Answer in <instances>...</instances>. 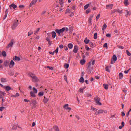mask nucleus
I'll use <instances>...</instances> for the list:
<instances>
[{
	"label": "nucleus",
	"instance_id": "nucleus-2",
	"mask_svg": "<svg viewBox=\"0 0 131 131\" xmlns=\"http://www.w3.org/2000/svg\"><path fill=\"white\" fill-rule=\"evenodd\" d=\"M92 64L91 63V62H89V63L88 64V68L86 70L87 73H88V74H91V73H92V70H93V67H91Z\"/></svg>",
	"mask_w": 131,
	"mask_h": 131
},
{
	"label": "nucleus",
	"instance_id": "nucleus-15",
	"mask_svg": "<svg viewBox=\"0 0 131 131\" xmlns=\"http://www.w3.org/2000/svg\"><path fill=\"white\" fill-rule=\"evenodd\" d=\"M10 63V60H5L4 61V64L5 67H8V65Z\"/></svg>",
	"mask_w": 131,
	"mask_h": 131
},
{
	"label": "nucleus",
	"instance_id": "nucleus-38",
	"mask_svg": "<svg viewBox=\"0 0 131 131\" xmlns=\"http://www.w3.org/2000/svg\"><path fill=\"white\" fill-rule=\"evenodd\" d=\"M2 82H7V80L5 78H2L1 79Z\"/></svg>",
	"mask_w": 131,
	"mask_h": 131
},
{
	"label": "nucleus",
	"instance_id": "nucleus-24",
	"mask_svg": "<svg viewBox=\"0 0 131 131\" xmlns=\"http://www.w3.org/2000/svg\"><path fill=\"white\" fill-rule=\"evenodd\" d=\"M31 97H32L33 98H35V94H34V92L31 91L30 92Z\"/></svg>",
	"mask_w": 131,
	"mask_h": 131
},
{
	"label": "nucleus",
	"instance_id": "nucleus-34",
	"mask_svg": "<svg viewBox=\"0 0 131 131\" xmlns=\"http://www.w3.org/2000/svg\"><path fill=\"white\" fill-rule=\"evenodd\" d=\"M108 84H103V87L105 90H108Z\"/></svg>",
	"mask_w": 131,
	"mask_h": 131
},
{
	"label": "nucleus",
	"instance_id": "nucleus-14",
	"mask_svg": "<svg viewBox=\"0 0 131 131\" xmlns=\"http://www.w3.org/2000/svg\"><path fill=\"white\" fill-rule=\"evenodd\" d=\"M14 65H15V62H14V61L11 60L9 64L10 68H12V67H13V66H14Z\"/></svg>",
	"mask_w": 131,
	"mask_h": 131
},
{
	"label": "nucleus",
	"instance_id": "nucleus-51",
	"mask_svg": "<svg viewBox=\"0 0 131 131\" xmlns=\"http://www.w3.org/2000/svg\"><path fill=\"white\" fill-rule=\"evenodd\" d=\"M71 11H70V10H69V9H67L66 10V14H67V13H69V14H70V12H71Z\"/></svg>",
	"mask_w": 131,
	"mask_h": 131
},
{
	"label": "nucleus",
	"instance_id": "nucleus-32",
	"mask_svg": "<svg viewBox=\"0 0 131 131\" xmlns=\"http://www.w3.org/2000/svg\"><path fill=\"white\" fill-rule=\"evenodd\" d=\"M39 30H40V28H38L37 30L35 31V32H34L35 35H36V34H37V33H38Z\"/></svg>",
	"mask_w": 131,
	"mask_h": 131
},
{
	"label": "nucleus",
	"instance_id": "nucleus-62",
	"mask_svg": "<svg viewBox=\"0 0 131 131\" xmlns=\"http://www.w3.org/2000/svg\"><path fill=\"white\" fill-rule=\"evenodd\" d=\"M32 127H33L34 126H35V122H33V123L32 124Z\"/></svg>",
	"mask_w": 131,
	"mask_h": 131
},
{
	"label": "nucleus",
	"instance_id": "nucleus-19",
	"mask_svg": "<svg viewBox=\"0 0 131 131\" xmlns=\"http://www.w3.org/2000/svg\"><path fill=\"white\" fill-rule=\"evenodd\" d=\"M43 101L44 102L45 104H47V103H48V102H49V99L48 98H47V97H46V96H45Z\"/></svg>",
	"mask_w": 131,
	"mask_h": 131
},
{
	"label": "nucleus",
	"instance_id": "nucleus-44",
	"mask_svg": "<svg viewBox=\"0 0 131 131\" xmlns=\"http://www.w3.org/2000/svg\"><path fill=\"white\" fill-rule=\"evenodd\" d=\"M70 14V15H69V16H70V17H73V16H74V14L73 13V12H70V13H69Z\"/></svg>",
	"mask_w": 131,
	"mask_h": 131
},
{
	"label": "nucleus",
	"instance_id": "nucleus-10",
	"mask_svg": "<svg viewBox=\"0 0 131 131\" xmlns=\"http://www.w3.org/2000/svg\"><path fill=\"white\" fill-rule=\"evenodd\" d=\"M13 61H20L21 60V58L20 57L15 56L13 58Z\"/></svg>",
	"mask_w": 131,
	"mask_h": 131
},
{
	"label": "nucleus",
	"instance_id": "nucleus-18",
	"mask_svg": "<svg viewBox=\"0 0 131 131\" xmlns=\"http://www.w3.org/2000/svg\"><path fill=\"white\" fill-rule=\"evenodd\" d=\"M51 36V34L50 33L47 34V37H46V40L50 42V37Z\"/></svg>",
	"mask_w": 131,
	"mask_h": 131
},
{
	"label": "nucleus",
	"instance_id": "nucleus-9",
	"mask_svg": "<svg viewBox=\"0 0 131 131\" xmlns=\"http://www.w3.org/2000/svg\"><path fill=\"white\" fill-rule=\"evenodd\" d=\"M36 2H37V0H33L30 4V7H32V6L36 4Z\"/></svg>",
	"mask_w": 131,
	"mask_h": 131
},
{
	"label": "nucleus",
	"instance_id": "nucleus-4",
	"mask_svg": "<svg viewBox=\"0 0 131 131\" xmlns=\"http://www.w3.org/2000/svg\"><path fill=\"white\" fill-rule=\"evenodd\" d=\"M19 25V23L18 20H15L14 23L12 26V29H15L16 27Z\"/></svg>",
	"mask_w": 131,
	"mask_h": 131
},
{
	"label": "nucleus",
	"instance_id": "nucleus-7",
	"mask_svg": "<svg viewBox=\"0 0 131 131\" xmlns=\"http://www.w3.org/2000/svg\"><path fill=\"white\" fill-rule=\"evenodd\" d=\"M13 45H14V40H11V42H10L7 46V49H9V48H12Z\"/></svg>",
	"mask_w": 131,
	"mask_h": 131
},
{
	"label": "nucleus",
	"instance_id": "nucleus-54",
	"mask_svg": "<svg viewBox=\"0 0 131 131\" xmlns=\"http://www.w3.org/2000/svg\"><path fill=\"white\" fill-rule=\"evenodd\" d=\"M106 36L107 37H111V34H106Z\"/></svg>",
	"mask_w": 131,
	"mask_h": 131
},
{
	"label": "nucleus",
	"instance_id": "nucleus-50",
	"mask_svg": "<svg viewBox=\"0 0 131 131\" xmlns=\"http://www.w3.org/2000/svg\"><path fill=\"white\" fill-rule=\"evenodd\" d=\"M91 110H93V111H96V112H97V108H95V107H91Z\"/></svg>",
	"mask_w": 131,
	"mask_h": 131
},
{
	"label": "nucleus",
	"instance_id": "nucleus-26",
	"mask_svg": "<svg viewBox=\"0 0 131 131\" xmlns=\"http://www.w3.org/2000/svg\"><path fill=\"white\" fill-rule=\"evenodd\" d=\"M53 129H54L56 131H60V129H59L58 126H54L53 127Z\"/></svg>",
	"mask_w": 131,
	"mask_h": 131
},
{
	"label": "nucleus",
	"instance_id": "nucleus-61",
	"mask_svg": "<svg viewBox=\"0 0 131 131\" xmlns=\"http://www.w3.org/2000/svg\"><path fill=\"white\" fill-rule=\"evenodd\" d=\"M19 8H20V9H24V5H19Z\"/></svg>",
	"mask_w": 131,
	"mask_h": 131
},
{
	"label": "nucleus",
	"instance_id": "nucleus-29",
	"mask_svg": "<svg viewBox=\"0 0 131 131\" xmlns=\"http://www.w3.org/2000/svg\"><path fill=\"white\" fill-rule=\"evenodd\" d=\"M124 4L125 6H128V5H129V3H128V0H124Z\"/></svg>",
	"mask_w": 131,
	"mask_h": 131
},
{
	"label": "nucleus",
	"instance_id": "nucleus-53",
	"mask_svg": "<svg viewBox=\"0 0 131 131\" xmlns=\"http://www.w3.org/2000/svg\"><path fill=\"white\" fill-rule=\"evenodd\" d=\"M4 109H5V107L4 106H1L0 107V111H3V110H4Z\"/></svg>",
	"mask_w": 131,
	"mask_h": 131
},
{
	"label": "nucleus",
	"instance_id": "nucleus-55",
	"mask_svg": "<svg viewBox=\"0 0 131 131\" xmlns=\"http://www.w3.org/2000/svg\"><path fill=\"white\" fill-rule=\"evenodd\" d=\"M38 95L39 96H43V92H39Z\"/></svg>",
	"mask_w": 131,
	"mask_h": 131
},
{
	"label": "nucleus",
	"instance_id": "nucleus-48",
	"mask_svg": "<svg viewBox=\"0 0 131 131\" xmlns=\"http://www.w3.org/2000/svg\"><path fill=\"white\" fill-rule=\"evenodd\" d=\"M58 51H59V47H57V49L54 51V52L57 54L58 53Z\"/></svg>",
	"mask_w": 131,
	"mask_h": 131
},
{
	"label": "nucleus",
	"instance_id": "nucleus-39",
	"mask_svg": "<svg viewBox=\"0 0 131 131\" xmlns=\"http://www.w3.org/2000/svg\"><path fill=\"white\" fill-rule=\"evenodd\" d=\"M89 7H90V4H86V5H85L84 7V10H86V9H88V8H89Z\"/></svg>",
	"mask_w": 131,
	"mask_h": 131
},
{
	"label": "nucleus",
	"instance_id": "nucleus-8",
	"mask_svg": "<svg viewBox=\"0 0 131 131\" xmlns=\"http://www.w3.org/2000/svg\"><path fill=\"white\" fill-rule=\"evenodd\" d=\"M68 106H69V105L68 104H65L64 106H63V108H65L66 110H67L68 111H70V110H71V108L70 107H67L66 108V107H68Z\"/></svg>",
	"mask_w": 131,
	"mask_h": 131
},
{
	"label": "nucleus",
	"instance_id": "nucleus-27",
	"mask_svg": "<svg viewBox=\"0 0 131 131\" xmlns=\"http://www.w3.org/2000/svg\"><path fill=\"white\" fill-rule=\"evenodd\" d=\"M52 37H53V38H55V37H56V32H52Z\"/></svg>",
	"mask_w": 131,
	"mask_h": 131
},
{
	"label": "nucleus",
	"instance_id": "nucleus-58",
	"mask_svg": "<svg viewBox=\"0 0 131 131\" xmlns=\"http://www.w3.org/2000/svg\"><path fill=\"white\" fill-rule=\"evenodd\" d=\"M86 13L87 14H89V13H91V10L88 9L87 10H86Z\"/></svg>",
	"mask_w": 131,
	"mask_h": 131
},
{
	"label": "nucleus",
	"instance_id": "nucleus-25",
	"mask_svg": "<svg viewBox=\"0 0 131 131\" xmlns=\"http://www.w3.org/2000/svg\"><path fill=\"white\" fill-rule=\"evenodd\" d=\"M80 82H82V83H83L84 82V78H83V77H81L79 79Z\"/></svg>",
	"mask_w": 131,
	"mask_h": 131
},
{
	"label": "nucleus",
	"instance_id": "nucleus-6",
	"mask_svg": "<svg viewBox=\"0 0 131 131\" xmlns=\"http://www.w3.org/2000/svg\"><path fill=\"white\" fill-rule=\"evenodd\" d=\"M93 17H94V15H91L89 18L88 23L89 25H92V20H93Z\"/></svg>",
	"mask_w": 131,
	"mask_h": 131
},
{
	"label": "nucleus",
	"instance_id": "nucleus-57",
	"mask_svg": "<svg viewBox=\"0 0 131 131\" xmlns=\"http://www.w3.org/2000/svg\"><path fill=\"white\" fill-rule=\"evenodd\" d=\"M47 68H49L50 70H53L54 69V68L52 67H47Z\"/></svg>",
	"mask_w": 131,
	"mask_h": 131
},
{
	"label": "nucleus",
	"instance_id": "nucleus-49",
	"mask_svg": "<svg viewBox=\"0 0 131 131\" xmlns=\"http://www.w3.org/2000/svg\"><path fill=\"white\" fill-rule=\"evenodd\" d=\"M105 70H106V71H107V72H110V70H109V67H106V68H105Z\"/></svg>",
	"mask_w": 131,
	"mask_h": 131
},
{
	"label": "nucleus",
	"instance_id": "nucleus-12",
	"mask_svg": "<svg viewBox=\"0 0 131 131\" xmlns=\"http://www.w3.org/2000/svg\"><path fill=\"white\" fill-rule=\"evenodd\" d=\"M104 111L102 110H100L98 111H97L95 112L96 115H98L99 114H101L102 113H103Z\"/></svg>",
	"mask_w": 131,
	"mask_h": 131
},
{
	"label": "nucleus",
	"instance_id": "nucleus-22",
	"mask_svg": "<svg viewBox=\"0 0 131 131\" xmlns=\"http://www.w3.org/2000/svg\"><path fill=\"white\" fill-rule=\"evenodd\" d=\"M69 49H72L73 48V44L70 43L68 45Z\"/></svg>",
	"mask_w": 131,
	"mask_h": 131
},
{
	"label": "nucleus",
	"instance_id": "nucleus-31",
	"mask_svg": "<svg viewBox=\"0 0 131 131\" xmlns=\"http://www.w3.org/2000/svg\"><path fill=\"white\" fill-rule=\"evenodd\" d=\"M33 34V31L30 30L28 33V36H30L31 34Z\"/></svg>",
	"mask_w": 131,
	"mask_h": 131
},
{
	"label": "nucleus",
	"instance_id": "nucleus-63",
	"mask_svg": "<svg viewBox=\"0 0 131 131\" xmlns=\"http://www.w3.org/2000/svg\"><path fill=\"white\" fill-rule=\"evenodd\" d=\"M19 96H20V94H19L18 93H17L15 95V98L19 97Z\"/></svg>",
	"mask_w": 131,
	"mask_h": 131
},
{
	"label": "nucleus",
	"instance_id": "nucleus-33",
	"mask_svg": "<svg viewBox=\"0 0 131 131\" xmlns=\"http://www.w3.org/2000/svg\"><path fill=\"white\" fill-rule=\"evenodd\" d=\"M97 37H98V33H95L94 35V39H97Z\"/></svg>",
	"mask_w": 131,
	"mask_h": 131
},
{
	"label": "nucleus",
	"instance_id": "nucleus-41",
	"mask_svg": "<svg viewBox=\"0 0 131 131\" xmlns=\"http://www.w3.org/2000/svg\"><path fill=\"white\" fill-rule=\"evenodd\" d=\"M64 67L65 68H66L67 69H68L69 68V64L68 63H65L64 64Z\"/></svg>",
	"mask_w": 131,
	"mask_h": 131
},
{
	"label": "nucleus",
	"instance_id": "nucleus-35",
	"mask_svg": "<svg viewBox=\"0 0 131 131\" xmlns=\"http://www.w3.org/2000/svg\"><path fill=\"white\" fill-rule=\"evenodd\" d=\"M119 77L120 79H121V78H122V77H123V74H122V73H119Z\"/></svg>",
	"mask_w": 131,
	"mask_h": 131
},
{
	"label": "nucleus",
	"instance_id": "nucleus-16",
	"mask_svg": "<svg viewBox=\"0 0 131 131\" xmlns=\"http://www.w3.org/2000/svg\"><path fill=\"white\" fill-rule=\"evenodd\" d=\"M8 13H9L8 9H6V11H5V14L4 16V20L6 19V18L8 16Z\"/></svg>",
	"mask_w": 131,
	"mask_h": 131
},
{
	"label": "nucleus",
	"instance_id": "nucleus-20",
	"mask_svg": "<svg viewBox=\"0 0 131 131\" xmlns=\"http://www.w3.org/2000/svg\"><path fill=\"white\" fill-rule=\"evenodd\" d=\"M84 42H85L86 45H88V43H90V40L86 37L84 40Z\"/></svg>",
	"mask_w": 131,
	"mask_h": 131
},
{
	"label": "nucleus",
	"instance_id": "nucleus-40",
	"mask_svg": "<svg viewBox=\"0 0 131 131\" xmlns=\"http://www.w3.org/2000/svg\"><path fill=\"white\" fill-rule=\"evenodd\" d=\"M5 89H6V91H11V87H10L9 86L5 87Z\"/></svg>",
	"mask_w": 131,
	"mask_h": 131
},
{
	"label": "nucleus",
	"instance_id": "nucleus-3",
	"mask_svg": "<svg viewBox=\"0 0 131 131\" xmlns=\"http://www.w3.org/2000/svg\"><path fill=\"white\" fill-rule=\"evenodd\" d=\"M64 29H63V28L62 29H56L55 30V32H56L57 34H58V36H61V34H62V33H63Z\"/></svg>",
	"mask_w": 131,
	"mask_h": 131
},
{
	"label": "nucleus",
	"instance_id": "nucleus-5",
	"mask_svg": "<svg viewBox=\"0 0 131 131\" xmlns=\"http://www.w3.org/2000/svg\"><path fill=\"white\" fill-rule=\"evenodd\" d=\"M95 100L96 101V103L98 104V105H99L100 106L102 105V103L100 102V101H101V99H100V98L96 97L95 98Z\"/></svg>",
	"mask_w": 131,
	"mask_h": 131
},
{
	"label": "nucleus",
	"instance_id": "nucleus-60",
	"mask_svg": "<svg viewBox=\"0 0 131 131\" xmlns=\"http://www.w3.org/2000/svg\"><path fill=\"white\" fill-rule=\"evenodd\" d=\"M129 71V69L126 71H124V73H125V74H127V73H128Z\"/></svg>",
	"mask_w": 131,
	"mask_h": 131
},
{
	"label": "nucleus",
	"instance_id": "nucleus-56",
	"mask_svg": "<svg viewBox=\"0 0 131 131\" xmlns=\"http://www.w3.org/2000/svg\"><path fill=\"white\" fill-rule=\"evenodd\" d=\"M85 50L86 51H90V47L88 46H85Z\"/></svg>",
	"mask_w": 131,
	"mask_h": 131
},
{
	"label": "nucleus",
	"instance_id": "nucleus-17",
	"mask_svg": "<svg viewBox=\"0 0 131 131\" xmlns=\"http://www.w3.org/2000/svg\"><path fill=\"white\" fill-rule=\"evenodd\" d=\"M113 7V4H110V5H106V8L107 9H112Z\"/></svg>",
	"mask_w": 131,
	"mask_h": 131
},
{
	"label": "nucleus",
	"instance_id": "nucleus-42",
	"mask_svg": "<svg viewBox=\"0 0 131 131\" xmlns=\"http://www.w3.org/2000/svg\"><path fill=\"white\" fill-rule=\"evenodd\" d=\"M89 45L90 46V47H95V44H94V43H93V42H89Z\"/></svg>",
	"mask_w": 131,
	"mask_h": 131
},
{
	"label": "nucleus",
	"instance_id": "nucleus-28",
	"mask_svg": "<svg viewBox=\"0 0 131 131\" xmlns=\"http://www.w3.org/2000/svg\"><path fill=\"white\" fill-rule=\"evenodd\" d=\"M2 55L3 57H7V53H6V51H3Z\"/></svg>",
	"mask_w": 131,
	"mask_h": 131
},
{
	"label": "nucleus",
	"instance_id": "nucleus-64",
	"mask_svg": "<svg viewBox=\"0 0 131 131\" xmlns=\"http://www.w3.org/2000/svg\"><path fill=\"white\" fill-rule=\"evenodd\" d=\"M63 48H64V46H63V45H60L59 46V48L60 49H63Z\"/></svg>",
	"mask_w": 131,
	"mask_h": 131
},
{
	"label": "nucleus",
	"instance_id": "nucleus-45",
	"mask_svg": "<svg viewBox=\"0 0 131 131\" xmlns=\"http://www.w3.org/2000/svg\"><path fill=\"white\" fill-rule=\"evenodd\" d=\"M126 53L127 56H131V54L129 53V52L128 51V50H126Z\"/></svg>",
	"mask_w": 131,
	"mask_h": 131
},
{
	"label": "nucleus",
	"instance_id": "nucleus-1",
	"mask_svg": "<svg viewBox=\"0 0 131 131\" xmlns=\"http://www.w3.org/2000/svg\"><path fill=\"white\" fill-rule=\"evenodd\" d=\"M28 75L30 76V77H31L33 82H37V81H38V78H37V77H36L35 75L32 74V73H29Z\"/></svg>",
	"mask_w": 131,
	"mask_h": 131
},
{
	"label": "nucleus",
	"instance_id": "nucleus-13",
	"mask_svg": "<svg viewBox=\"0 0 131 131\" xmlns=\"http://www.w3.org/2000/svg\"><path fill=\"white\" fill-rule=\"evenodd\" d=\"M78 51V47H77V46H75L74 48V50H73V52L74 53H77V52Z\"/></svg>",
	"mask_w": 131,
	"mask_h": 131
},
{
	"label": "nucleus",
	"instance_id": "nucleus-23",
	"mask_svg": "<svg viewBox=\"0 0 131 131\" xmlns=\"http://www.w3.org/2000/svg\"><path fill=\"white\" fill-rule=\"evenodd\" d=\"M80 64L81 65H84V64H85V60L81 59L80 60Z\"/></svg>",
	"mask_w": 131,
	"mask_h": 131
},
{
	"label": "nucleus",
	"instance_id": "nucleus-36",
	"mask_svg": "<svg viewBox=\"0 0 131 131\" xmlns=\"http://www.w3.org/2000/svg\"><path fill=\"white\" fill-rule=\"evenodd\" d=\"M33 93H34V94H37V90H36V89L35 88H33Z\"/></svg>",
	"mask_w": 131,
	"mask_h": 131
},
{
	"label": "nucleus",
	"instance_id": "nucleus-43",
	"mask_svg": "<svg viewBox=\"0 0 131 131\" xmlns=\"http://www.w3.org/2000/svg\"><path fill=\"white\" fill-rule=\"evenodd\" d=\"M62 29H64V32L68 31V30H69V29H68V28H67V27H64V28H62Z\"/></svg>",
	"mask_w": 131,
	"mask_h": 131
},
{
	"label": "nucleus",
	"instance_id": "nucleus-37",
	"mask_svg": "<svg viewBox=\"0 0 131 131\" xmlns=\"http://www.w3.org/2000/svg\"><path fill=\"white\" fill-rule=\"evenodd\" d=\"M100 16H101V14H98L96 18V21H98V20H99V19L100 18Z\"/></svg>",
	"mask_w": 131,
	"mask_h": 131
},
{
	"label": "nucleus",
	"instance_id": "nucleus-21",
	"mask_svg": "<svg viewBox=\"0 0 131 131\" xmlns=\"http://www.w3.org/2000/svg\"><path fill=\"white\" fill-rule=\"evenodd\" d=\"M106 28H107V25H106V24H104L102 27V31H104L106 30Z\"/></svg>",
	"mask_w": 131,
	"mask_h": 131
},
{
	"label": "nucleus",
	"instance_id": "nucleus-59",
	"mask_svg": "<svg viewBox=\"0 0 131 131\" xmlns=\"http://www.w3.org/2000/svg\"><path fill=\"white\" fill-rule=\"evenodd\" d=\"M117 12H118L120 14H122V10H118L117 11Z\"/></svg>",
	"mask_w": 131,
	"mask_h": 131
},
{
	"label": "nucleus",
	"instance_id": "nucleus-47",
	"mask_svg": "<svg viewBox=\"0 0 131 131\" xmlns=\"http://www.w3.org/2000/svg\"><path fill=\"white\" fill-rule=\"evenodd\" d=\"M103 47L104 48H106V49H108V45L107 44V43H105L103 45Z\"/></svg>",
	"mask_w": 131,
	"mask_h": 131
},
{
	"label": "nucleus",
	"instance_id": "nucleus-52",
	"mask_svg": "<svg viewBox=\"0 0 131 131\" xmlns=\"http://www.w3.org/2000/svg\"><path fill=\"white\" fill-rule=\"evenodd\" d=\"M12 129H17V125H15L12 127Z\"/></svg>",
	"mask_w": 131,
	"mask_h": 131
},
{
	"label": "nucleus",
	"instance_id": "nucleus-30",
	"mask_svg": "<svg viewBox=\"0 0 131 131\" xmlns=\"http://www.w3.org/2000/svg\"><path fill=\"white\" fill-rule=\"evenodd\" d=\"M112 60L114 61V62H115L117 60V57H116V55L113 56Z\"/></svg>",
	"mask_w": 131,
	"mask_h": 131
},
{
	"label": "nucleus",
	"instance_id": "nucleus-11",
	"mask_svg": "<svg viewBox=\"0 0 131 131\" xmlns=\"http://www.w3.org/2000/svg\"><path fill=\"white\" fill-rule=\"evenodd\" d=\"M9 8L10 9H16V8H17V5L12 4L10 5Z\"/></svg>",
	"mask_w": 131,
	"mask_h": 131
},
{
	"label": "nucleus",
	"instance_id": "nucleus-46",
	"mask_svg": "<svg viewBox=\"0 0 131 131\" xmlns=\"http://www.w3.org/2000/svg\"><path fill=\"white\" fill-rule=\"evenodd\" d=\"M63 2H64V0H59V3L60 5H61V6H62V5H63Z\"/></svg>",
	"mask_w": 131,
	"mask_h": 131
}]
</instances>
